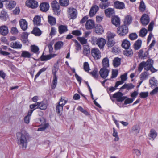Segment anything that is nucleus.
Here are the masks:
<instances>
[{
  "instance_id": "60",
  "label": "nucleus",
  "mask_w": 158,
  "mask_h": 158,
  "mask_svg": "<svg viewBox=\"0 0 158 158\" xmlns=\"http://www.w3.org/2000/svg\"><path fill=\"white\" fill-rule=\"evenodd\" d=\"M78 39L82 44H85L87 42V40L84 37H79Z\"/></svg>"
},
{
  "instance_id": "34",
  "label": "nucleus",
  "mask_w": 158,
  "mask_h": 158,
  "mask_svg": "<svg viewBox=\"0 0 158 158\" xmlns=\"http://www.w3.org/2000/svg\"><path fill=\"white\" fill-rule=\"evenodd\" d=\"M48 22L51 25H54L56 23V19L54 17L49 15L48 16Z\"/></svg>"
},
{
  "instance_id": "17",
  "label": "nucleus",
  "mask_w": 158,
  "mask_h": 158,
  "mask_svg": "<svg viewBox=\"0 0 158 158\" xmlns=\"http://www.w3.org/2000/svg\"><path fill=\"white\" fill-rule=\"evenodd\" d=\"M87 29H91L95 27L94 21L92 20H89L87 21L85 24Z\"/></svg>"
},
{
  "instance_id": "59",
  "label": "nucleus",
  "mask_w": 158,
  "mask_h": 158,
  "mask_svg": "<svg viewBox=\"0 0 158 158\" xmlns=\"http://www.w3.org/2000/svg\"><path fill=\"white\" fill-rule=\"evenodd\" d=\"M90 74L95 79H97L98 77V75L97 73V71L96 70H93L90 73Z\"/></svg>"
},
{
  "instance_id": "39",
  "label": "nucleus",
  "mask_w": 158,
  "mask_h": 158,
  "mask_svg": "<svg viewBox=\"0 0 158 158\" xmlns=\"http://www.w3.org/2000/svg\"><path fill=\"white\" fill-rule=\"evenodd\" d=\"M134 86L131 83V84H125L121 88V89H127V90H129L133 88Z\"/></svg>"
},
{
  "instance_id": "25",
  "label": "nucleus",
  "mask_w": 158,
  "mask_h": 158,
  "mask_svg": "<svg viewBox=\"0 0 158 158\" xmlns=\"http://www.w3.org/2000/svg\"><path fill=\"white\" fill-rule=\"evenodd\" d=\"M157 135V133L153 129H152L150 131L149 134V139L150 140H153L156 137Z\"/></svg>"
},
{
  "instance_id": "26",
  "label": "nucleus",
  "mask_w": 158,
  "mask_h": 158,
  "mask_svg": "<svg viewBox=\"0 0 158 158\" xmlns=\"http://www.w3.org/2000/svg\"><path fill=\"white\" fill-rule=\"evenodd\" d=\"M123 53L126 56L131 57L133 55V52L132 49L128 48L124 51Z\"/></svg>"
},
{
  "instance_id": "1",
  "label": "nucleus",
  "mask_w": 158,
  "mask_h": 158,
  "mask_svg": "<svg viewBox=\"0 0 158 158\" xmlns=\"http://www.w3.org/2000/svg\"><path fill=\"white\" fill-rule=\"evenodd\" d=\"M17 135L18 144L20 145L23 149H25L27 145V140L28 136V134L25 131H22L21 133H18Z\"/></svg>"
},
{
  "instance_id": "54",
  "label": "nucleus",
  "mask_w": 158,
  "mask_h": 158,
  "mask_svg": "<svg viewBox=\"0 0 158 158\" xmlns=\"http://www.w3.org/2000/svg\"><path fill=\"white\" fill-rule=\"evenodd\" d=\"M102 63L103 68H105L109 67V60H102Z\"/></svg>"
},
{
  "instance_id": "51",
  "label": "nucleus",
  "mask_w": 158,
  "mask_h": 158,
  "mask_svg": "<svg viewBox=\"0 0 158 158\" xmlns=\"http://www.w3.org/2000/svg\"><path fill=\"white\" fill-rule=\"evenodd\" d=\"M146 6L143 1H142L140 2L139 10L140 11L143 12L145 10Z\"/></svg>"
},
{
  "instance_id": "33",
  "label": "nucleus",
  "mask_w": 158,
  "mask_h": 158,
  "mask_svg": "<svg viewBox=\"0 0 158 158\" xmlns=\"http://www.w3.org/2000/svg\"><path fill=\"white\" fill-rule=\"evenodd\" d=\"M52 7L54 10L57 11L59 9L60 6L56 1H54L52 2Z\"/></svg>"
},
{
  "instance_id": "64",
  "label": "nucleus",
  "mask_w": 158,
  "mask_h": 158,
  "mask_svg": "<svg viewBox=\"0 0 158 158\" xmlns=\"http://www.w3.org/2000/svg\"><path fill=\"white\" fill-rule=\"evenodd\" d=\"M109 5V4L108 2H106L104 3H102L100 5V7L102 9H105L108 7Z\"/></svg>"
},
{
  "instance_id": "41",
  "label": "nucleus",
  "mask_w": 158,
  "mask_h": 158,
  "mask_svg": "<svg viewBox=\"0 0 158 158\" xmlns=\"http://www.w3.org/2000/svg\"><path fill=\"white\" fill-rule=\"evenodd\" d=\"M63 42L62 41H58L54 45V48L56 50L60 49L63 46Z\"/></svg>"
},
{
  "instance_id": "9",
  "label": "nucleus",
  "mask_w": 158,
  "mask_h": 158,
  "mask_svg": "<svg viewBox=\"0 0 158 158\" xmlns=\"http://www.w3.org/2000/svg\"><path fill=\"white\" fill-rule=\"evenodd\" d=\"M91 54L95 59H98L101 58V52L97 48H94L92 49L91 51Z\"/></svg>"
},
{
  "instance_id": "29",
  "label": "nucleus",
  "mask_w": 158,
  "mask_h": 158,
  "mask_svg": "<svg viewBox=\"0 0 158 158\" xmlns=\"http://www.w3.org/2000/svg\"><path fill=\"white\" fill-rule=\"evenodd\" d=\"M132 21V17L130 15H127L125 17L124 22V25H129Z\"/></svg>"
},
{
  "instance_id": "23",
  "label": "nucleus",
  "mask_w": 158,
  "mask_h": 158,
  "mask_svg": "<svg viewBox=\"0 0 158 158\" xmlns=\"http://www.w3.org/2000/svg\"><path fill=\"white\" fill-rule=\"evenodd\" d=\"M68 30L67 27L66 25H60L58 27V31L60 34L66 32Z\"/></svg>"
},
{
  "instance_id": "16",
  "label": "nucleus",
  "mask_w": 158,
  "mask_h": 158,
  "mask_svg": "<svg viewBox=\"0 0 158 158\" xmlns=\"http://www.w3.org/2000/svg\"><path fill=\"white\" fill-rule=\"evenodd\" d=\"M99 7L96 5H93L90 9L89 15L90 17H92L99 10Z\"/></svg>"
},
{
  "instance_id": "20",
  "label": "nucleus",
  "mask_w": 158,
  "mask_h": 158,
  "mask_svg": "<svg viewBox=\"0 0 158 158\" xmlns=\"http://www.w3.org/2000/svg\"><path fill=\"white\" fill-rule=\"evenodd\" d=\"M49 6L48 4L43 2L40 5V10L43 12H46L49 9Z\"/></svg>"
},
{
  "instance_id": "52",
  "label": "nucleus",
  "mask_w": 158,
  "mask_h": 158,
  "mask_svg": "<svg viewBox=\"0 0 158 158\" xmlns=\"http://www.w3.org/2000/svg\"><path fill=\"white\" fill-rule=\"evenodd\" d=\"M118 74V70L117 69H113L112 72L111 78H114L116 77Z\"/></svg>"
},
{
  "instance_id": "3",
  "label": "nucleus",
  "mask_w": 158,
  "mask_h": 158,
  "mask_svg": "<svg viewBox=\"0 0 158 158\" xmlns=\"http://www.w3.org/2000/svg\"><path fill=\"white\" fill-rule=\"evenodd\" d=\"M59 69V66L58 65V61L55 64L52 69V73L53 75V80L52 82V84L51 85V88L52 89H55L57 83V77L56 75V73Z\"/></svg>"
},
{
  "instance_id": "8",
  "label": "nucleus",
  "mask_w": 158,
  "mask_h": 158,
  "mask_svg": "<svg viewBox=\"0 0 158 158\" xmlns=\"http://www.w3.org/2000/svg\"><path fill=\"white\" fill-rule=\"evenodd\" d=\"M40 121L41 123L40 127H39L37 131H41L44 130L46 128L48 127L49 124L48 123H46L45 119L41 117L40 118Z\"/></svg>"
},
{
  "instance_id": "28",
  "label": "nucleus",
  "mask_w": 158,
  "mask_h": 158,
  "mask_svg": "<svg viewBox=\"0 0 158 158\" xmlns=\"http://www.w3.org/2000/svg\"><path fill=\"white\" fill-rule=\"evenodd\" d=\"M142 41L141 40H138L134 43V48L135 50L139 49L141 47Z\"/></svg>"
},
{
  "instance_id": "56",
  "label": "nucleus",
  "mask_w": 158,
  "mask_h": 158,
  "mask_svg": "<svg viewBox=\"0 0 158 158\" xmlns=\"http://www.w3.org/2000/svg\"><path fill=\"white\" fill-rule=\"evenodd\" d=\"M137 35L135 33H132L129 35V37L130 40H135L137 38Z\"/></svg>"
},
{
  "instance_id": "6",
  "label": "nucleus",
  "mask_w": 158,
  "mask_h": 158,
  "mask_svg": "<svg viewBox=\"0 0 158 158\" xmlns=\"http://www.w3.org/2000/svg\"><path fill=\"white\" fill-rule=\"evenodd\" d=\"M128 27L123 25L118 27L117 29V32L120 36H123L126 35L128 32Z\"/></svg>"
},
{
  "instance_id": "58",
  "label": "nucleus",
  "mask_w": 158,
  "mask_h": 158,
  "mask_svg": "<svg viewBox=\"0 0 158 158\" xmlns=\"http://www.w3.org/2000/svg\"><path fill=\"white\" fill-rule=\"evenodd\" d=\"M115 44V42L112 39H108L107 42V45L108 47H112Z\"/></svg>"
},
{
  "instance_id": "49",
  "label": "nucleus",
  "mask_w": 158,
  "mask_h": 158,
  "mask_svg": "<svg viewBox=\"0 0 158 158\" xmlns=\"http://www.w3.org/2000/svg\"><path fill=\"white\" fill-rule=\"evenodd\" d=\"M113 136L115 137L114 140L115 141H118L119 140V138L118 134V132L114 128H113Z\"/></svg>"
},
{
  "instance_id": "11",
  "label": "nucleus",
  "mask_w": 158,
  "mask_h": 158,
  "mask_svg": "<svg viewBox=\"0 0 158 158\" xmlns=\"http://www.w3.org/2000/svg\"><path fill=\"white\" fill-rule=\"evenodd\" d=\"M109 72L110 70L105 68H102L99 71V74L102 78L105 79L108 76Z\"/></svg>"
},
{
  "instance_id": "4",
  "label": "nucleus",
  "mask_w": 158,
  "mask_h": 158,
  "mask_svg": "<svg viewBox=\"0 0 158 158\" xmlns=\"http://www.w3.org/2000/svg\"><path fill=\"white\" fill-rule=\"evenodd\" d=\"M91 42L94 45L97 44L100 49H103L106 43V40L103 38L98 39L95 37L92 38Z\"/></svg>"
},
{
  "instance_id": "32",
  "label": "nucleus",
  "mask_w": 158,
  "mask_h": 158,
  "mask_svg": "<svg viewBox=\"0 0 158 158\" xmlns=\"http://www.w3.org/2000/svg\"><path fill=\"white\" fill-rule=\"evenodd\" d=\"M33 112V110H29L28 113L27 115L25 116L24 118V121L27 124L29 123L30 120V117L32 113Z\"/></svg>"
},
{
  "instance_id": "13",
  "label": "nucleus",
  "mask_w": 158,
  "mask_h": 158,
  "mask_svg": "<svg viewBox=\"0 0 158 158\" xmlns=\"http://www.w3.org/2000/svg\"><path fill=\"white\" fill-rule=\"evenodd\" d=\"M150 19L148 16L146 14H143L140 19V21L143 25L146 26L149 23Z\"/></svg>"
},
{
  "instance_id": "50",
  "label": "nucleus",
  "mask_w": 158,
  "mask_h": 158,
  "mask_svg": "<svg viewBox=\"0 0 158 158\" xmlns=\"http://www.w3.org/2000/svg\"><path fill=\"white\" fill-rule=\"evenodd\" d=\"M16 5V3L13 1L10 2L7 5V7L10 9H12L15 7Z\"/></svg>"
},
{
  "instance_id": "21",
  "label": "nucleus",
  "mask_w": 158,
  "mask_h": 158,
  "mask_svg": "<svg viewBox=\"0 0 158 158\" xmlns=\"http://www.w3.org/2000/svg\"><path fill=\"white\" fill-rule=\"evenodd\" d=\"M149 84L151 87H155L158 84V81L154 77H152L149 80Z\"/></svg>"
},
{
  "instance_id": "15",
  "label": "nucleus",
  "mask_w": 158,
  "mask_h": 158,
  "mask_svg": "<svg viewBox=\"0 0 158 158\" xmlns=\"http://www.w3.org/2000/svg\"><path fill=\"white\" fill-rule=\"evenodd\" d=\"M19 23L21 28L23 30L25 31L28 27V23L25 19H22L19 21Z\"/></svg>"
},
{
  "instance_id": "37",
  "label": "nucleus",
  "mask_w": 158,
  "mask_h": 158,
  "mask_svg": "<svg viewBox=\"0 0 158 158\" xmlns=\"http://www.w3.org/2000/svg\"><path fill=\"white\" fill-rule=\"evenodd\" d=\"M95 32L99 34H102L103 32V28L102 26L100 25H98L95 28Z\"/></svg>"
},
{
  "instance_id": "46",
  "label": "nucleus",
  "mask_w": 158,
  "mask_h": 158,
  "mask_svg": "<svg viewBox=\"0 0 158 158\" xmlns=\"http://www.w3.org/2000/svg\"><path fill=\"white\" fill-rule=\"evenodd\" d=\"M132 131L133 134L137 135L139 131V127L136 125L134 126L132 128Z\"/></svg>"
},
{
  "instance_id": "47",
  "label": "nucleus",
  "mask_w": 158,
  "mask_h": 158,
  "mask_svg": "<svg viewBox=\"0 0 158 158\" xmlns=\"http://www.w3.org/2000/svg\"><path fill=\"white\" fill-rule=\"evenodd\" d=\"M60 3L62 6H67L69 3V0H60Z\"/></svg>"
},
{
  "instance_id": "61",
  "label": "nucleus",
  "mask_w": 158,
  "mask_h": 158,
  "mask_svg": "<svg viewBox=\"0 0 158 158\" xmlns=\"http://www.w3.org/2000/svg\"><path fill=\"white\" fill-rule=\"evenodd\" d=\"M74 42L75 44V46L76 47V49L77 50H81V47L80 44L77 40H74Z\"/></svg>"
},
{
  "instance_id": "36",
  "label": "nucleus",
  "mask_w": 158,
  "mask_h": 158,
  "mask_svg": "<svg viewBox=\"0 0 158 158\" xmlns=\"http://www.w3.org/2000/svg\"><path fill=\"white\" fill-rule=\"evenodd\" d=\"M31 51L35 54L36 56H37L39 53L38 47L37 46L32 45L31 46Z\"/></svg>"
},
{
  "instance_id": "27",
  "label": "nucleus",
  "mask_w": 158,
  "mask_h": 158,
  "mask_svg": "<svg viewBox=\"0 0 158 158\" xmlns=\"http://www.w3.org/2000/svg\"><path fill=\"white\" fill-rule=\"evenodd\" d=\"M28 34L26 32H23L21 35L22 40L23 43H26L28 42Z\"/></svg>"
},
{
  "instance_id": "53",
  "label": "nucleus",
  "mask_w": 158,
  "mask_h": 158,
  "mask_svg": "<svg viewBox=\"0 0 158 158\" xmlns=\"http://www.w3.org/2000/svg\"><path fill=\"white\" fill-rule=\"evenodd\" d=\"M121 60H113V64L114 67L116 68L119 66L121 64Z\"/></svg>"
},
{
  "instance_id": "5",
  "label": "nucleus",
  "mask_w": 158,
  "mask_h": 158,
  "mask_svg": "<svg viewBox=\"0 0 158 158\" xmlns=\"http://www.w3.org/2000/svg\"><path fill=\"white\" fill-rule=\"evenodd\" d=\"M65 97H62L56 106V110L57 113L60 114L62 111L64 106L68 102L67 100L65 99Z\"/></svg>"
},
{
  "instance_id": "30",
  "label": "nucleus",
  "mask_w": 158,
  "mask_h": 158,
  "mask_svg": "<svg viewBox=\"0 0 158 158\" xmlns=\"http://www.w3.org/2000/svg\"><path fill=\"white\" fill-rule=\"evenodd\" d=\"M114 6L116 8L119 9H123L124 8L125 5L123 3L117 1L114 2Z\"/></svg>"
},
{
  "instance_id": "10",
  "label": "nucleus",
  "mask_w": 158,
  "mask_h": 158,
  "mask_svg": "<svg viewBox=\"0 0 158 158\" xmlns=\"http://www.w3.org/2000/svg\"><path fill=\"white\" fill-rule=\"evenodd\" d=\"M123 95L122 93L118 92L114 93L113 95V97L116 98L118 102H122L126 98V97L123 96Z\"/></svg>"
},
{
  "instance_id": "2",
  "label": "nucleus",
  "mask_w": 158,
  "mask_h": 158,
  "mask_svg": "<svg viewBox=\"0 0 158 158\" xmlns=\"http://www.w3.org/2000/svg\"><path fill=\"white\" fill-rule=\"evenodd\" d=\"M153 64L152 60H147L146 62L143 61L139 65L138 71L140 72L144 67L145 70H150L152 73L156 72L157 70L153 67Z\"/></svg>"
},
{
  "instance_id": "7",
  "label": "nucleus",
  "mask_w": 158,
  "mask_h": 158,
  "mask_svg": "<svg viewBox=\"0 0 158 158\" xmlns=\"http://www.w3.org/2000/svg\"><path fill=\"white\" fill-rule=\"evenodd\" d=\"M68 12L69 18L70 19H74L76 18L77 12L76 9L72 7L69 8Z\"/></svg>"
},
{
  "instance_id": "44",
  "label": "nucleus",
  "mask_w": 158,
  "mask_h": 158,
  "mask_svg": "<svg viewBox=\"0 0 158 158\" xmlns=\"http://www.w3.org/2000/svg\"><path fill=\"white\" fill-rule=\"evenodd\" d=\"M38 107L41 110H44L47 108V105L44 104L43 102H37Z\"/></svg>"
},
{
  "instance_id": "24",
  "label": "nucleus",
  "mask_w": 158,
  "mask_h": 158,
  "mask_svg": "<svg viewBox=\"0 0 158 158\" xmlns=\"http://www.w3.org/2000/svg\"><path fill=\"white\" fill-rule=\"evenodd\" d=\"M112 22L113 24L116 27L119 26L120 24L119 18L117 16L113 17L112 19Z\"/></svg>"
},
{
  "instance_id": "14",
  "label": "nucleus",
  "mask_w": 158,
  "mask_h": 158,
  "mask_svg": "<svg viewBox=\"0 0 158 158\" xmlns=\"http://www.w3.org/2000/svg\"><path fill=\"white\" fill-rule=\"evenodd\" d=\"M26 5L31 8H34L38 6L37 2L35 0H29L26 2Z\"/></svg>"
},
{
  "instance_id": "38",
  "label": "nucleus",
  "mask_w": 158,
  "mask_h": 158,
  "mask_svg": "<svg viewBox=\"0 0 158 158\" xmlns=\"http://www.w3.org/2000/svg\"><path fill=\"white\" fill-rule=\"evenodd\" d=\"M33 22L35 25L38 26L40 24L41 19L39 16H35Z\"/></svg>"
},
{
  "instance_id": "12",
  "label": "nucleus",
  "mask_w": 158,
  "mask_h": 158,
  "mask_svg": "<svg viewBox=\"0 0 158 158\" xmlns=\"http://www.w3.org/2000/svg\"><path fill=\"white\" fill-rule=\"evenodd\" d=\"M139 58L141 59H145L148 58V51H144L143 49L139 50L138 53Z\"/></svg>"
},
{
  "instance_id": "40",
  "label": "nucleus",
  "mask_w": 158,
  "mask_h": 158,
  "mask_svg": "<svg viewBox=\"0 0 158 158\" xmlns=\"http://www.w3.org/2000/svg\"><path fill=\"white\" fill-rule=\"evenodd\" d=\"M33 55L27 51H23L22 52L21 56L24 58H30Z\"/></svg>"
},
{
  "instance_id": "45",
  "label": "nucleus",
  "mask_w": 158,
  "mask_h": 158,
  "mask_svg": "<svg viewBox=\"0 0 158 158\" xmlns=\"http://www.w3.org/2000/svg\"><path fill=\"white\" fill-rule=\"evenodd\" d=\"M148 74L147 72H144L140 75V80L143 81L147 79L148 77Z\"/></svg>"
},
{
  "instance_id": "55",
  "label": "nucleus",
  "mask_w": 158,
  "mask_h": 158,
  "mask_svg": "<svg viewBox=\"0 0 158 158\" xmlns=\"http://www.w3.org/2000/svg\"><path fill=\"white\" fill-rule=\"evenodd\" d=\"M112 49V51L114 53L118 54L120 52V50L119 48L116 47H113Z\"/></svg>"
},
{
  "instance_id": "42",
  "label": "nucleus",
  "mask_w": 158,
  "mask_h": 158,
  "mask_svg": "<svg viewBox=\"0 0 158 158\" xmlns=\"http://www.w3.org/2000/svg\"><path fill=\"white\" fill-rule=\"evenodd\" d=\"M83 54L86 56H88L90 53V48L87 45H85L84 47Z\"/></svg>"
},
{
  "instance_id": "35",
  "label": "nucleus",
  "mask_w": 158,
  "mask_h": 158,
  "mask_svg": "<svg viewBox=\"0 0 158 158\" xmlns=\"http://www.w3.org/2000/svg\"><path fill=\"white\" fill-rule=\"evenodd\" d=\"M56 56V54H50L47 55L46 56H44V53H43L42 55L40 57L39 59H50L51 58H53Z\"/></svg>"
},
{
  "instance_id": "48",
  "label": "nucleus",
  "mask_w": 158,
  "mask_h": 158,
  "mask_svg": "<svg viewBox=\"0 0 158 158\" xmlns=\"http://www.w3.org/2000/svg\"><path fill=\"white\" fill-rule=\"evenodd\" d=\"M147 33V31L145 28H142L139 32V36L141 37L145 36Z\"/></svg>"
},
{
  "instance_id": "57",
  "label": "nucleus",
  "mask_w": 158,
  "mask_h": 158,
  "mask_svg": "<svg viewBox=\"0 0 158 158\" xmlns=\"http://www.w3.org/2000/svg\"><path fill=\"white\" fill-rule=\"evenodd\" d=\"M116 35L115 33H112L110 32H108L107 33V37L109 39H112Z\"/></svg>"
},
{
  "instance_id": "18",
  "label": "nucleus",
  "mask_w": 158,
  "mask_h": 158,
  "mask_svg": "<svg viewBox=\"0 0 158 158\" xmlns=\"http://www.w3.org/2000/svg\"><path fill=\"white\" fill-rule=\"evenodd\" d=\"M10 46L11 47L14 49H20L22 47L21 44L18 41H13L11 42Z\"/></svg>"
},
{
  "instance_id": "19",
  "label": "nucleus",
  "mask_w": 158,
  "mask_h": 158,
  "mask_svg": "<svg viewBox=\"0 0 158 158\" xmlns=\"http://www.w3.org/2000/svg\"><path fill=\"white\" fill-rule=\"evenodd\" d=\"M8 33V27L5 25L0 27V33L2 35H6Z\"/></svg>"
},
{
  "instance_id": "22",
  "label": "nucleus",
  "mask_w": 158,
  "mask_h": 158,
  "mask_svg": "<svg viewBox=\"0 0 158 158\" xmlns=\"http://www.w3.org/2000/svg\"><path fill=\"white\" fill-rule=\"evenodd\" d=\"M105 13L106 16L110 17L114 15L115 12L113 9L109 8L105 10Z\"/></svg>"
},
{
  "instance_id": "62",
  "label": "nucleus",
  "mask_w": 158,
  "mask_h": 158,
  "mask_svg": "<svg viewBox=\"0 0 158 158\" xmlns=\"http://www.w3.org/2000/svg\"><path fill=\"white\" fill-rule=\"evenodd\" d=\"M148 93L146 92H142L139 94L140 97L142 98H144L147 97L148 96Z\"/></svg>"
},
{
  "instance_id": "31",
  "label": "nucleus",
  "mask_w": 158,
  "mask_h": 158,
  "mask_svg": "<svg viewBox=\"0 0 158 158\" xmlns=\"http://www.w3.org/2000/svg\"><path fill=\"white\" fill-rule=\"evenodd\" d=\"M130 46V43L129 41L127 40H123L122 44V47L125 49L129 48Z\"/></svg>"
},
{
  "instance_id": "43",
  "label": "nucleus",
  "mask_w": 158,
  "mask_h": 158,
  "mask_svg": "<svg viewBox=\"0 0 158 158\" xmlns=\"http://www.w3.org/2000/svg\"><path fill=\"white\" fill-rule=\"evenodd\" d=\"M31 33L36 36H40L41 34V31L38 28H35L32 30Z\"/></svg>"
},
{
  "instance_id": "63",
  "label": "nucleus",
  "mask_w": 158,
  "mask_h": 158,
  "mask_svg": "<svg viewBox=\"0 0 158 158\" xmlns=\"http://www.w3.org/2000/svg\"><path fill=\"white\" fill-rule=\"evenodd\" d=\"M84 69L86 72H88L89 71V67L88 62H85L84 63Z\"/></svg>"
}]
</instances>
